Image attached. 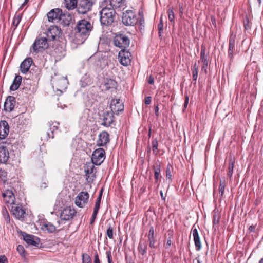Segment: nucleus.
Wrapping results in <instances>:
<instances>
[{"label":"nucleus","instance_id":"obj_61","mask_svg":"<svg viewBox=\"0 0 263 263\" xmlns=\"http://www.w3.org/2000/svg\"><path fill=\"white\" fill-rule=\"evenodd\" d=\"M208 63H206V65H204V63H203L202 69H204V71H205V73L206 72V68H207V67H208Z\"/></svg>","mask_w":263,"mask_h":263},{"label":"nucleus","instance_id":"obj_39","mask_svg":"<svg viewBox=\"0 0 263 263\" xmlns=\"http://www.w3.org/2000/svg\"><path fill=\"white\" fill-rule=\"evenodd\" d=\"M154 177L156 181H158L159 178V175L160 173V165L158 163H156L154 166Z\"/></svg>","mask_w":263,"mask_h":263},{"label":"nucleus","instance_id":"obj_4","mask_svg":"<svg viewBox=\"0 0 263 263\" xmlns=\"http://www.w3.org/2000/svg\"><path fill=\"white\" fill-rule=\"evenodd\" d=\"M113 41L115 46L123 49L127 48L130 44L129 39L123 34L116 35L114 37Z\"/></svg>","mask_w":263,"mask_h":263},{"label":"nucleus","instance_id":"obj_11","mask_svg":"<svg viewBox=\"0 0 263 263\" xmlns=\"http://www.w3.org/2000/svg\"><path fill=\"white\" fill-rule=\"evenodd\" d=\"M131 53L125 49L121 50L118 54V59L121 64L127 66L130 63Z\"/></svg>","mask_w":263,"mask_h":263},{"label":"nucleus","instance_id":"obj_47","mask_svg":"<svg viewBox=\"0 0 263 263\" xmlns=\"http://www.w3.org/2000/svg\"><path fill=\"white\" fill-rule=\"evenodd\" d=\"M158 28L159 30V36L161 37L163 31V24L161 20H160V22L158 25Z\"/></svg>","mask_w":263,"mask_h":263},{"label":"nucleus","instance_id":"obj_34","mask_svg":"<svg viewBox=\"0 0 263 263\" xmlns=\"http://www.w3.org/2000/svg\"><path fill=\"white\" fill-rule=\"evenodd\" d=\"M234 164H235V160L232 158L230 159L229 161V165L228 168V172L227 173L228 176L230 178V179H231V178L232 177V175L233 173V170L234 167Z\"/></svg>","mask_w":263,"mask_h":263},{"label":"nucleus","instance_id":"obj_12","mask_svg":"<svg viewBox=\"0 0 263 263\" xmlns=\"http://www.w3.org/2000/svg\"><path fill=\"white\" fill-rule=\"evenodd\" d=\"M62 13V10L59 8L51 10L47 14L48 21L52 23H59Z\"/></svg>","mask_w":263,"mask_h":263},{"label":"nucleus","instance_id":"obj_44","mask_svg":"<svg viewBox=\"0 0 263 263\" xmlns=\"http://www.w3.org/2000/svg\"><path fill=\"white\" fill-rule=\"evenodd\" d=\"M198 77V67L196 64L194 65L193 69V79L194 81H196Z\"/></svg>","mask_w":263,"mask_h":263},{"label":"nucleus","instance_id":"obj_33","mask_svg":"<svg viewBox=\"0 0 263 263\" xmlns=\"http://www.w3.org/2000/svg\"><path fill=\"white\" fill-rule=\"evenodd\" d=\"M147 248V246L146 240H141L138 247L139 253L142 255H144L146 253Z\"/></svg>","mask_w":263,"mask_h":263},{"label":"nucleus","instance_id":"obj_14","mask_svg":"<svg viewBox=\"0 0 263 263\" xmlns=\"http://www.w3.org/2000/svg\"><path fill=\"white\" fill-rule=\"evenodd\" d=\"M76 214V211L70 207L64 209L61 212L60 217L62 220H69L72 219Z\"/></svg>","mask_w":263,"mask_h":263},{"label":"nucleus","instance_id":"obj_13","mask_svg":"<svg viewBox=\"0 0 263 263\" xmlns=\"http://www.w3.org/2000/svg\"><path fill=\"white\" fill-rule=\"evenodd\" d=\"M110 109L114 114H118L123 111L124 105L120 99H112L110 103Z\"/></svg>","mask_w":263,"mask_h":263},{"label":"nucleus","instance_id":"obj_30","mask_svg":"<svg viewBox=\"0 0 263 263\" xmlns=\"http://www.w3.org/2000/svg\"><path fill=\"white\" fill-rule=\"evenodd\" d=\"M42 229L52 233L56 231V227L50 222H45L42 224Z\"/></svg>","mask_w":263,"mask_h":263},{"label":"nucleus","instance_id":"obj_3","mask_svg":"<svg viewBox=\"0 0 263 263\" xmlns=\"http://www.w3.org/2000/svg\"><path fill=\"white\" fill-rule=\"evenodd\" d=\"M49 41L46 37L36 38L31 46L30 50L33 52H42L49 47Z\"/></svg>","mask_w":263,"mask_h":263},{"label":"nucleus","instance_id":"obj_37","mask_svg":"<svg viewBox=\"0 0 263 263\" xmlns=\"http://www.w3.org/2000/svg\"><path fill=\"white\" fill-rule=\"evenodd\" d=\"M200 60L202 63H204V65H206L208 62L207 60V55L205 54V49L203 47H202L201 49Z\"/></svg>","mask_w":263,"mask_h":263},{"label":"nucleus","instance_id":"obj_57","mask_svg":"<svg viewBox=\"0 0 263 263\" xmlns=\"http://www.w3.org/2000/svg\"><path fill=\"white\" fill-rule=\"evenodd\" d=\"M106 253L108 263H112L111 255L110 252H107Z\"/></svg>","mask_w":263,"mask_h":263},{"label":"nucleus","instance_id":"obj_9","mask_svg":"<svg viewBox=\"0 0 263 263\" xmlns=\"http://www.w3.org/2000/svg\"><path fill=\"white\" fill-rule=\"evenodd\" d=\"M89 195L87 192H81L75 198V204L79 207L83 208L87 203Z\"/></svg>","mask_w":263,"mask_h":263},{"label":"nucleus","instance_id":"obj_56","mask_svg":"<svg viewBox=\"0 0 263 263\" xmlns=\"http://www.w3.org/2000/svg\"><path fill=\"white\" fill-rule=\"evenodd\" d=\"M148 83L151 84V85H153L154 84V78L152 76H150L148 79Z\"/></svg>","mask_w":263,"mask_h":263},{"label":"nucleus","instance_id":"obj_24","mask_svg":"<svg viewBox=\"0 0 263 263\" xmlns=\"http://www.w3.org/2000/svg\"><path fill=\"white\" fill-rule=\"evenodd\" d=\"M94 166H92L90 168L87 167V169H85V172L86 173V179L88 183L92 182L96 178L95 173L93 172Z\"/></svg>","mask_w":263,"mask_h":263},{"label":"nucleus","instance_id":"obj_38","mask_svg":"<svg viewBox=\"0 0 263 263\" xmlns=\"http://www.w3.org/2000/svg\"><path fill=\"white\" fill-rule=\"evenodd\" d=\"M81 82H82V86L85 87L87 85H89L91 84L92 81L90 78L89 76H84L81 80Z\"/></svg>","mask_w":263,"mask_h":263},{"label":"nucleus","instance_id":"obj_31","mask_svg":"<svg viewBox=\"0 0 263 263\" xmlns=\"http://www.w3.org/2000/svg\"><path fill=\"white\" fill-rule=\"evenodd\" d=\"M22 77L17 75L15 76L13 82L10 86V89L12 91L16 90L18 88L21 83Z\"/></svg>","mask_w":263,"mask_h":263},{"label":"nucleus","instance_id":"obj_23","mask_svg":"<svg viewBox=\"0 0 263 263\" xmlns=\"http://www.w3.org/2000/svg\"><path fill=\"white\" fill-rule=\"evenodd\" d=\"M235 43V36L231 35L229 38V49L228 52V57L230 58L231 61H232L234 58Z\"/></svg>","mask_w":263,"mask_h":263},{"label":"nucleus","instance_id":"obj_43","mask_svg":"<svg viewBox=\"0 0 263 263\" xmlns=\"http://www.w3.org/2000/svg\"><path fill=\"white\" fill-rule=\"evenodd\" d=\"M3 217L6 223L8 224L10 222V216L6 209L3 211Z\"/></svg>","mask_w":263,"mask_h":263},{"label":"nucleus","instance_id":"obj_50","mask_svg":"<svg viewBox=\"0 0 263 263\" xmlns=\"http://www.w3.org/2000/svg\"><path fill=\"white\" fill-rule=\"evenodd\" d=\"M98 213V212L93 211V212L92 213V216L91 218V220H90V224H92L94 222V221L96 218Z\"/></svg>","mask_w":263,"mask_h":263},{"label":"nucleus","instance_id":"obj_21","mask_svg":"<svg viewBox=\"0 0 263 263\" xmlns=\"http://www.w3.org/2000/svg\"><path fill=\"white\" fill-rule=\"evenodd\" d=\"M33 61L31 58L25 59L21 64L20 70L23 73H26L30 67Z\"/></svg>","mask_w":263,"mask_h":263},{"label":"nucleus","instance_id":"obj_7","mask_svg":"<svg viewBox=\"0 0 263 263\" xmlns=\"http://www.w3.org/2000/svg\"><path fill=\"white\" fill-rule=\"evenodd\" d=\"M46 37L49 42L57 41L62 34V30L60 28L57 26H51L46 32Z\"/></svg>","mask_w":263,"mask_h":263},{"label":"nucleus","instance_id":"obj_10","mask_svg":"<svg viewBox=\"0 0 263 263\" xmlns=\"http://www.w3.org/2000/svg\"><path fill=\"white\" fill-rule=\"evenodd\" d=\"M3 200L8 206H10L15 203V198L13 191L11 190H6L2 193Z\"/></svg>","mask_w":263,"mask_h":263},{"label":"nucleus","instance_id":"obj_2","mask_svg":"<svg viewBox=\"0 0 263 263\" xmlns=\"http://www.w3.org/2000/svg\"><path fill=\"white\" fill-rule=\"evenodd\" d=\"M101 23L105 26H109L114 22L116 12L114 8L105 7L100 12Z\"/></svg>","mask_w":263,"mask_h":263},{"label":"nucleus","instance_id":"obj_59","mask_svg":"<svg viewBox=\"0 0 263 263\" xmlns=\"http://www.w3.org/2000/svg\"><path fill=\"white\" fill-rule=\"evenodd\" d=\"M189 100V97L187 96H186L185 100H184V108H186V107L188 105Z\"/></svg>","mask_w":263,"mask_h":263},{"label":"nucleus","instance_id":"obj_22","mask_svg":"<svg viewBox=\"0 0 263 263\" xmlns=\"http://www.w3.org/2000/svg\"><path fill=\"white\" fill-rule=\"evenodd\" d=\"M9 158V154L6 146H0V163H6Z\"/></svg>","mask_w":263,"mask_h":263},{"label":"nucleus","instance_id":"obj_41","mask_svg":"<svg viewBox=\"0 0 263 263\" xmlns=\"http://www.w3.org/2000/svg\"><path fill=\"white\" fill-rule=\"evenodd\" d=\"M7 173L2 169L0 170V180H1L4 184L7 182Z\"/></svg>","mask_w":263,"mask_h":263},{"label":"nucleus","instance_id":"obj_35","mask_svg":"<svg viewBox=\"0 0 263 263\" xmlns=\"http://www.w3.org/2000/svg\"><path fill=\"white\" fill-rule=\"evenodd\" d=\"M110 4L113 8H120L124 4V0H109Z\"/></svg>","mask_w":263,"mask_h":263},{"label":"nucleus","instance_id":"obj_5","mask_svg":"<svg viewBox=\"0 0 263 263\" xmlns=\"http://www.w3.org/2000/svg\"><path fill=\"white\" fill-rule=\"evenodd\" d=\"M93 5L92 0H78L77 11L79 14H86L91 10Z\"/></svg>","mask_w":263,"mask_h":263},{"label":"nucleus","instance_id":"obj_64","mask_svg":"<svg viewBox=\"0 0 263 263\" xmlns=\"http://www.w3.org/2000/svg\"><path fill=\"white\" fill-rule=\"evenodd\" d=\"M101 198H102V192H101V193H100L97 200L101 202Z\"/></svg>","mask_w":263,"mask_h":263},{"label":"nucleus","instance_id":"obj_42","mask_svg":"<svg viewBox=\"0 0 263 263\" xmlns=\"http://www.w3.org/2000/svg\"><path fill=\"white\" fill-rule=\"evenodd\" d=\"M22 17L20 14H15L14 18L13 21L12 23V25L14 26V29H15L16 27L17 26V25L19 24L21 20Z\"/></svg>","mask_w":263,"mask_h":263},{"label":"nucleus","instance_id":"obj_46","mask_svg":"<svg viewBox=\"0 0 263 263\" xmlns=\"http://www.w3.org/2000/svg\"><path fill=\"white\" fill-rule=\"evenodd\" d=\"M173 170V167L169 165L167 166L166 170V177L168 179H171L172 174L171 172Z\"/></svg>","mask_w":263,"mask_h":263},{"label":"nucleus","instance_id":"obj_25","mask_svg":"<svg viewBox=\"0 0 263 263\" xmlns=\"http://www.w3.org/2000/svg\"><path fill=\"white\" fill-rule=\"evenodd\" d=\"M73 17L70 14L62 13V16L60 17V24L66 26H68L72 22Z\"/></svg>","mask_w":263,"mask_h":263},{"label":"nucleus","instance_id":"obj_1","mask_svg":"<svg viewBox=\"0 0 263 263\" xmlns=\"http://www.w3.org/2000/svg\"><path fill=\"white\" fill-rule=\"evenodd\" d=\"M92 28L90 22L85 19L80 20L74 28L76 36L82 37L84 40L89 35Z\"/></svg>","mask_w":263,"mask_h":263},{"label":"nucleus","instance_id":"obj_53","mask_svg":"<svg viewBox=\"0 0 263 263\" xmlns=\"http://www.w3.org/2000/svg\"><path fill=\"white\" fill-rule=\"evenodd\" d=\"M0 263H7V259L5 255H0Z\"/></svg>","mask_w":263,"mask_h":263},{"label":"nucleus","instance_id":"obj_63","mask_svg":"<svg viewBox=\"0 0 263 263\" xmlns=\"http://www.w3.org/2000/svg\"><path fill=\"white\" fill-rule=\"evenodd\" d=\"M139 24L141 26H144V20L143 19H142L141 18L140 20H139Z\"/></svg>","mask_w":263,"mask_h":263},{"label":"nucleus","instance_id":"obj_58","mask_svg":"<svg viewBox=\"0 0 263 263\" xmlns=\"http://www.w3.org/2000/svg\"><path fill=\"white\" fill-rule=\"evenodd\" d=\"M244 26H245V28L246 30H248L249 29V28H250V26L249 25V21H248V20H246V22H244Z\"/></svg>","mask_w":263,"mask_h":263},{"label":"nucleus","instance_id":"obj_28","mask_svg":"<svg viewBox=\"0 0 263 263\" xmlns=\"http://www.w3.org/2000/svg\"><path fill=\"white\" fill-rule=\"evenodd\" d=\"M117 86V83L113 79H106L104 81V87L105 89L108 90L111 89H115Z\"/></svg>","mask_w":263,"mask_h":263},{"label":"nucleus","instance_id":"obj_26","mask_svg":"<svg viewBox=\"0 0 263 263\" xmlns=\"http://www.w3.org/2000/svg\"><path fill=\"white\" fill-rule=\"evenodd\" d=\"M192 234L196 250L199 251L201 249L202 246L197 229L195 228L192 230Z\"/></svg>","mask_w":263,"mask_h":263},{"label":"nucleus","instance_id":"obj_40","mask_svg":"<svg viewBox=\"0 0 263 263\" xmlns=\"http://www.w3.org/2000/svg\"><path fill=\"white\" fill-rule=\"evenodd\" d=\"M114 227L111 224H109L108 228L106 231V235L108 238L110 239H114Z\"/></svg>","mask_w":263,"mask_h":263},{"label":"nucleus","instance_id":"obj_48","mask_svg":"<svg viewBox=\"0 0 263 263\" xmlns=\"http://www.w3.org/2000/svg\"><path fill=\"white\" fill-rule=\"evenodd\" d=\"M168 17L171 22H172L175 18L174 12L171 8H169L168 10Z\"/></svg>","mask_w":263,"mask_h":263},{"label":"nucleus","instance_id":"obj_49","mask_svg":"<svg viewBox=\"0 0 263 263\" xmlns=\"http://www.w3.org/2000/svg\"><path fill=\"white\" fill-rule=\"evenodd\" d=\"M153 152L155 153V151L158 149V141L157 140H154L152 143Z\"/></svg>","mask_w":263,"mask_h":263},{"label":"nucleus","instance_id":"obj_32","mask_svg":"<svg viewBox=\"0 0 263 263\" xmlns=\"http://www.w3.org/2000/svg\"><path fill=\"white\" fill-rule=\"evenodd\" d=\"M78 0H64L65 7L68 10H72L77 8Z\"/></svg>","mask_w":263,"mask_h":263},{"label":"nucleus","instance_id":"obj_51","mask_svg":"<svg viewBox=\"0 0 263 263\" xmlns=\"http://www.w3.org/2000/svg\"><path fill=\"white\" fill-rule=\"evenodd\" d=\"M100 202H101L100 201H99L97 200L96 201L94 209H93L94 211H97V212L99 211V210L100 206Z\"/></svg>","mask_w":263,"mask_h":263},{"label":"nucleus","instance_id":"obj_8","mask_svg":"<svg viewBox=\"0 0 263 263\" xmlns=\"http://www.w3.org/2000/svg\"><path fill=\"white\" fill-rule=\"evenodd\" d=\"M105 151L99 148L96 149L92 154L91 160L93 164L100 165L105 159Z\"/></svg>","mask_w":263,"mask_h":263},{"label":"nucleus","instance_id":"obj_62","mask_svg":"<svg viewBox=\"0 0 263 263\" xmlns=\"http://www.w3.org/2000/svg\"><path fill=\"white\" fill-rule=\"evenodd\" d=\"M47 135H48V137H49V138H50V137H51V138H53V137H54V136H53V131H51L50 133H47Z\"/></svg>","mask_w":263,"mask_h":263},{"label":"nucleus","instance_id":"obj_54","mask_svg":"<svg viewBox=\"0 0 263 263\" xmlns=\"http://www.w3.org/2000/svg\"><path fill=\"white\" fill-rule=\"evenodd\" d=\"M152 101V98L151 97H146L145 98V103L146 105H149L151 104Z\"/></svg>","mask_w":263,"mask_h":263},{"label":"nucleus","instance_id":"obj_36","mask_svg":"<svg viewBox=\"0 0 263 263\" xmlns=\"http://www.w3.org/2000/svg\"><path fill=\"white\" fill-rule=\"evenodd\" d=\"M226 185V182L225 179L223 178L222 180H220L219 186V192L220 194V196H222L224 194Z\"/></svg>","mask_w":263,"mask_h":263},{"label":"nucleus","instance_id":"obj_27","mask_svg":"<svg viewBox=\"0 0 263 263\" xmlns=\"http://www.w3.org/2000/svg\"><path fill=\"white\" fill-rule=\"evenodd\" d=\"M52 81L53 87H55L57 90H61L65 87L66 80L64 78H61L59 80L53 79Z\"/></svg>","mask_w":263,"mask_h":263},{"label":"nucleus","instance_id":"obj_52","mask_svg":"<svg viewBox=\"0 0 263 263\" xmlns=\"http://www.w3.org/2000/svg\"><path fill=\"white\" fill-rule=\"evenodd\" d=\"M17 250L20 254H23L24 252V248L23 246L18 245L17 247Z\"/></svg>","mask_w":263,"mask_h":263},{"label":"nucleus","instance_id":"obj_20","mask_svg":"<svg viewBox=\"0 0 263 263\" xmlns=\"http://www.w3.org/2000/svg\"><path fill=\"white\" fill-rule=\"evenodd\" d=\"M102 124L105 126H109L114 121L113 112L106 111L103 114Z\"/></svg>","mask_w":263,"mask_h":263},{"label":"nucleus","instance_id":"obj_17","mask_svg":"<svg viewBox=\"0 0 263 263\" xmlns=\"http://www.w3.org/2000/svg\"><path fill=\"white\" fill-rule=\"evenodd\" d=\"M9 209L10 210L12 214L17 218L23 217L25 214L24 210L15 203L10 206Z\"/></svg>","mask_w":263,"mask_h":263},{"label":"nucleus","instance_id":"obj_29","mask_svg":"<svg viewBox=\"0 0 263 263\" xmlns=\"http://www.w3.org/2000/svg\"><path fill=\"white\" fill-rule=\"evenodd\" d=\"M147 236L149 241V246L151 248H155L156 239L154 237V231L153 227L150 228Z\"/></svg>","mask_w":263,"mask_h":263},{"label":"nucleus","instance_id":"obj_6","mask_svg":"<svg viewBox=\"0 0 263 263\" xmlns=\"http://www.w3.org/2000/svg\"><path fill=\"white\" fill-rule=\"evenodd\" d=\"M122 21L126 26H134L137 22L135 12L128 10L123 13Z\"/></svg>","mask_w":263,"mask_h":263},{"label":"nucleus","instance_id":"obj_16","mask_svg":"<svg viewBox=\"0 0 263 263\" xmlns=\"http://www.w3.org/2000/svg\"><path fill=\"white\" fill-rule=\"evenodd\" d=\"M109 142V135L106 131H103L99 135L97 141V145L99 146H104Z\"/></svg>","mask_w":263,"mask_h":263},{"label":"nucleus","instance_id":"obj_60","mask_svg":"<svg viewBox=\"0 0 263 263\" xmlns=\"http://www.w3.org/2000/svg\"><path fill=\"white\" fill-rule=\"evenodd\" d=\"M155 115L156 116H159V107H158V105H157L156 106H155Z\"/></svg>","mask_w":263,"mask_h":263},{"label":"nucleus","instance_id":"obj_15","mask_svg":"<svg viewBox=\"0 0 263 263\" xmlns=\"http://www.w3.org/2000/svg\"><path fill=\"white\" fill-rule=\"evenodd\" d=\"M21 235L24 241L29 245L37 246L39 243V240L33 235H29L25 232H21Z\"/></svg>","mask_w":263,"mask_h":263},{"label":"nucleus","instance_id":"obj_55","mask_svg":"<svg viewBox=\"0 0 263 263\" xmlns=\"http://www.w3.org/2000/svg\"><path fill=\"white\" fill-rule=\"evenodd\" d=\"M94 263H100V260L98 253H95L94 256Z\"/></svg>","mask_w":263,"mask_h":263},{"label":"nucleus","instance_id":"obj_18","mask_svg":"<svg viewBox=\"0 0 263 263\" xmlns=\"http://www.w3.org/2000/svg\"><path fill=\"white\" fill-rule=\"evenodd\" d=\"M15 105V98L13 96H9L4 103V108L7 111H11Z\"/></svg>","mask_w":263,"mask_h":263},{"label":"nucleus","instance_id":"obj_19","mask_svg":"<svg viewBox=\"0 0 263 263\" xmlns=\"http://www.w3.org/2000/svg\"><path fill=\"white\" fill-rule=\"evenodd\" d=\"M9 132V127L8 123L6 121L0 122V139H5Z\"/></svg>","mask_w":263,"mask_h":263},{"label":"nucleus","instance_id":"obj_45","mask_svg":"<svg viewBox=\"0 0 263 263\" xmlns=\"http://www.w3.org/2000/svg\"><path fill=\"white\" fill-rule=\"evenodd\" d=\"M82 263H91V259L89 256L87 254L82 255Z\"/></svg>","mask_w":263,"mask_h":263}]
</instances>
